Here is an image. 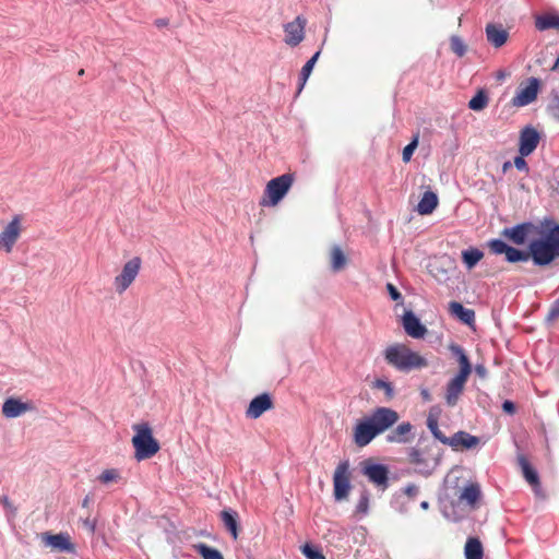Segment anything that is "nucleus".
<instances>
[{"instance_id": "1", "label": "nucleus", "mask_w": 559, "mask_h": 559, "mask_svg": "<svg viewBox=\"0 0 559 559\" xmlns=\"http://www.w3.org/2000/svg\"><path fill=\"white\" fill-rule=\"evenodd\" d=\"M537 235L539 239L531 241L528 251H522L507 245L500 239L488 241L487 246L493 254H504L508 262L514 263L533 259L536 265H548L559 258V225L551 218H545Z\"/></svg>"}, {"instance_id": "2", "label": "nucleus", "mask_w": 559, "mask_h": 559, "mask_svg": "<svg viewBox=\"0 0 559 559\" xmlns=\"http://www.w3.org/2000/svg\"><path fill=\"white\" fill-rule=\"evenodd\" d=\"M400 419L396 411L389 407H377L373 412L358 420L353 428V441L358 448L368 445L377 436L392 428Z\"/></svg>"}, {"instance_id": "3", "label": "nucleus", "mask_w": 559, "mask_h": 559, "mask_svg": "<svg viewBox=\"0 0 559 559\" xmlns=\"http://www.w3.org/2000/svg\"><path fill=\"white\" fill-rule=\"evenodd\" d=\"M384 358L390 366L400 371H411L428 366L425 357L401 343L388 346L384 350Z\"/></svg>"}, {"instance_id": "4", "label": "nucleus", "mask_w": 559, "mask_h": 559, "mask_svg": "<svg viewBox=\"0 0 559 559\" xmlns=\"http://www.w3.org/2000/svg\"><path fill=\"white\" fill-rule=\"evenodd\" d=\"M134 436L132 445L136 461H144L153 457L160 449L159 442L153 436V429L148 423H139L132 426Z\"/></svg>"}, {"instance_id": "5", "label": "nucleus", "mask_w": 559, "mask_h": 559, "mask_svg": "<svg viewBox=\"0 0 559 559\" xmlns=\"http://www.w3.org/2000/svg\"><path fill=\"white\" fill-rule=\"evenodd\" d=\"M294 182L293 174H284L270 180L264 191L263 205H276L289 191Z\"/></svg>"}, {"instance_id": "6", "label": "nucleus", "mask_w": 559, "mask_h": 559, "mask_svg": "<svg viewBox=\"0 0 559 559\" xmlns=\"http://www.w3.org/2000/svg\"><path fill=\"white\" fill-rule=\"evenodd\" d=\"M142 266V259L133 257L127 261L119 274L114 278V287L119 295L123 294L135 281Z\"/></svg>"}, {"instance_id": "7", "label": "nucleus", "mask_w": 559, "mask_h": 559, "mask_svg": "<svg viewBox=\"0 0 559 559\" xmlns=\"http://www.w3.org/2000/svg\"><path fill=\"white\" fill-rule=\"evenodd\" d=\"M350 465L347 460L337 464L333 474L334 498L337 501L347 499L352 489L350 485Z\"/></svg>"}, {"instance_id": "8", "label": "nucleus", "mask_w": 559, "mask_h": 559, "mask_svg": "<svg viewBox=\"0 0 559 559\" xmlns=\"http://www.w3.org/2000/svg\"><path fill=\"white\" fill-rule=\"evenodd\" d=\"M408 460L417 472L425 475H430L438 465V457L429 453L427 448H413Z\"/></svg>"}, {"instance_id": "9", "label": "nucleus", "mask_w": 559, "mask_h": 559, "mask_svg": "<svg viewBox=\"0 0 559 559\" xmlns=\"http://www.w3.org/2000/svg\"><path fill=\"white\" fill-rule=\"evenodd\" d=\"M540 81L536 78H530L525 85L521 84L511 103L515 107H524L533 103L538 95Z\"/></svg>"}, {"instance_id": "10", "label": "nucleus", "mask_w": 559, "mask_h": 559, "mask_svg": "<svg viewBox=\"0 0 559 559\" xmlns=\"http://www.w3.org/2000/svg\"><path fill=\"white\" fill-rule=\"evenodd\" d=\"M361 472L377 487L382 490L386 489L389 485V469L385 465L365 461L361 464Z\"/></svg>"}, {"instance_id": "11", "label": "nucleus", "mask_w": 559, "mask_h": 559, "mask_svg": "<svg viewBox=\"0 0 559 559\" xmlns=\"http://www.w3.org/2000/svg\"><path fill=\"white\" fill-rule=\"evenodd\" d=\"M538 230V226L531 222H525L511 228H504L501 234L513 243L523 245L530 236L537 235Z\"/></svg>"}, {"instance_id": "12", "label": "nucleus", "mask_w": 559, "mask_h": 559, "mask_svg": "<svg viewBox=\"0 0 559 559\" xmlns=\"http://www.w3.org/2000/svg\"><path fill=\"white\" fill-rule=\"evenodd\" d=\"M22 231L21 216L15 215L0 233V248L10 253Z\"/></svg>"}, {"instance_id": "13", "label": "nucleus", "mask_w": 559, "mask_h": 559, "mask_svg": "<svg viewBox=\"0 0 559 559\" xmlns=\"http://www.w3.org/2000/svg\"><path fill=\"white\" fill-rule=\"evenodd\" d=\"M307 20L302 16H297L294 21L284 25L285 39L284 41L290 46H298L305 38V28Z\"/></svg>"}, {"instance_id": "14", "label": "nucleus", "mask_w": 559, "mask_h": 559, "mask_svg": "<svg viewBox=\"0 0 559 559\" xmlns=\"http://www.w3.org/2000/svg\"><path fill=\"white\" fill-rule=\"evenodd\" d=\"M540 135L534 127L527 126L520 132L519 153L522 156H528L538 146Z\"/></svg>"}, {"instance_id": "15", "label": "nucleus", "mask_w": 559, "mask_h": 559, "mask_svg": "<svg viewBox=\"0 0 559 559\" xmlns=\"http://www.w3.org/2000/svg\"><path fill=\"white\" fill-rule=\"evenodd\" d=\"M274 408V402L269 393H262L251 400L247 407V415L257 419L263 413Z\"/></svg>"}, {"instance_id": "16", "label": "nucleus", "mask_w": 559, "mask_h": 559, "mask_svg": "<svg viewBox=\"0 0 559 559\" xmlns=\"http://www.w3.org/2000/svg\"><path fill=\"white\" fill-rule=\"evenodd\" d=\"M468 378L456 374L449 381L445 389V403L453 407L457 404L461 394L464 391Z\"/></svg>"}, {"instance_id": "17", "label": "nucleus", "mask_w": 559, "mask_h": 559, "mask_svg": "<svg viewBox=\"0 0 559 559\" xmlns=\"http://www.w3.org/2000/svg\"><path fill=\"white\" fill-rule=\"evenodd\" d=\"M41 540L45 543L46 546L51 547L52 549L68 552L74 551V546L71 543L70 536L68 534L44 533L41 535Z\"/></svg>"}, {"instance_id": "18", "label": "nucleus", "mask_w": 559, "mask_h": 559, "mask_svg": "<svg viewBox=\"0 0 559 559\" xmlns=\"http://www.w3.org/2000/svg\"><path fill=\"white\" fill-rule=\"evenodd\" d=\"M518 462L522 469L525 480L532 486L534 492L538 496L542 495L539 476L536 469L531 465V463L524 455H519Z\"/></svg>"}, {"instance_id": "19", "label": "nucleus", "mask_w": 559, "mask_h": 559, "mask_svg": "<svg viewBox=\"0 0 559 559\" xmlns=\"http://www.w3.org/2000/svg\"><path fill=\"white\" fill-rule=\"evenodd\" d=\"M403 328L406 334L414 338H421L427 333L426 326L420 323L419 319L412 311L404 313Z\"/></svg>"}, {"instance_id": "20", "label": "nucleus", "mask_w": 559, "mask_h": 559, "mask_svg": "<svg viewBox=\"0 0 559 559\" xmlns=\"http://www.w3.org/2000/svg\"><path fill=\"white\" fill-rule=\"evenodd\" d=\"M32 409V405L17 399L9 397L2 405V414L7 418H15Z\"/></svg>"}, {"instance_id": "21", "label": "nucleus", "mask_w": 559, "mask_h": 559, "mask_svg": "<svg viewBox=\"0 0 559 559\" xmlns=\"http://www.w3.org/2000/svg\"><path fill=\"white\" fill-rule=\"evenodd\" d=\"M479 439L475 436L469 435L465 431H459L452 437L448 438L447 444L452 447L454 450L459 449H471L478 444Z\"/></svg>"}, {"instance_id": "22", "label": "nucleus", "mask_w": 559, "mask_h": 559, "mask_svg": "<svg viewBox=\"0 0 559 559\" xmlns=\"http://www.w3.org/2000/svg\"><path fill=\"white\" fill-rule=\"evenodd\" d=\"M413 425L408 421L400 424L386 435L390 443H407L413 439Z\"/></svg>"}, {"instance_id": "23", "label": "nucleus", "mask_w": 559, "mask_h": 559, "mask_svg": "<svg viewBox=\"0 0 559 559\" xmlns=\"http://www.w3.org/2000/svg\"><path fill=\"white\" fill-rule=\"evenodd\" d=\"M487 40L496 48L503 46L509 37V33L501 26L488 24L486 26Z\"/></svg>"}, {"instance_id": "24", "label": "nucleus", "mask_w": 559, "mask_h": 559, "mask_svg": "<svg viewBox=\"0 0 559 559\" xmlns=\"http://www.w3.org/2000/svg\"><path fill=\"white\" fill-rule=\"evenodd\" d=\"M480 497L481 491L479 485L477 483H469L461 491L459 496V501L465 502L472 509H475Z\"/></svg>"}, {"instance_id": "25", "label": "nucleus", "mask_w": 559, "mask_h": 559, "mask_svg": "<svg viewBox=\"0 0 559 559\" xmlns=\"http://www.w3.org/2000/svg\"><path fill=\"white\" fill-rule=\"evenodd\" d=\"M449 311L453 317L467 325H472L475 322L474 310L465 308L461 302L451 301L449 304Z\"/></svg>"}, {"instance_id": "26", "label": "nucleus", "mask_w": 559, "mask_h": 559, "mask_svg": "<svg viewBox=\"0 0 559 559\" xmlns=\"http://www.w3.org/2000/svg\"><path fill=\"white\" fill-rule=\"evenodd\" d=\"M438 204V195L432 191H426L418 202L416 210L420 215H429L437 209Z\"/></svg>"}, {"instance_id": "27", "label": "nucleus", "mask_w": 559, "mask_h": 559, "mask_svg": "<svg viewBox=\"0 0 559 559\" xmlns=\"http://www.w3.org/2000/svg\"><path fill=\"white\" fill-rule=\"evenodd\" d=\"M449 349L457 357V362L460 365V371L457 374L468 378L472 373V365L464 349L456 344H450Z\"/></svg>"}, {"instance_id": "28", "label": "nucleus", "mask_w": 559, "mask_h": 559, "mask_svg": "<svg viewBox=\"0 0 559 559\" xmlns=\"http://www.w3.org/2000/svg\"><path fill=\"white\" fill-rule=\"evenodd\" d=\"M464 554L466 559H483L484 549L480 540L477 537H468L465 543Z\"/></svg>"}, {"instance_id": "29", "label": "nucleus", "mask_w": 559, "mask_h": 559, "mask_svg": "<svg viewBox=\"0 0 559 559\" xmlns=\"http://www.w3.org/2000/svg\"><path fill=\"white\" fill-rule=\"evenodd\" d=\"M221 520L224 526L230 532L234 538L238 535V514L231 510H224L221 512Z\"/></svg>"}, {"instance_id": "30", "label": "nucleus", "mask_w": 559, "mask_h": 559, "mask_svg": "<svg viewBox=\"0 0 559 559\" xmlns=\"http://www.w3.org/2000/svg\"><path fill=\"white\" fill-rule=\"evenodd\" d=\"M535 26L538 31H546L550 28L559 29V15L544 14L536 17Z\"/></svg>"}, {"instance_id": "31", "label": "nucleus", "mask_w": 559, "mask_h": 559, "mask_svg": "<svg viewBox=\"0 0 559 559\" xmlns=\"http://www.w3.org/2000/svg\"><path fill=\"white\" fill-rule=\"evenodd\" d=\"M332 270L337 272L343 270L347 264V258L338 246H334L330 252Z\"/></svg>"}, {"instance_id": "32", "label": "nucleus", "mask_w": 559, "mask_h": 559, "mask_svg": "<svg viewBox=\"0 0 559 559\" xmlns=\"http://www.w3.org/2000/svg\"><path fill=\"white\" fill-rule=\"evenodd\" d=\"M483 257V251L477 248H471L462 252V260L468 269H473Z\"/></svg>"}, {"instance_id": "33", "label": "nucleus", "mask_w": 559, "mask_h": 559, "mask_svg": "<svg viewBox=\"0 0 559 559\" xmlns=\"http://www.w3.org/2000/svg\"><path fill=\"white\" fill-rule=\"evenodd\" d=\"M320 56V51H317L307 62L306 64L302 67L301 69V72H300V83H299V88H298V93L301 92V90L304 88L308 78L310 76L312 70H313V67L318 60Z\"/></svg>"}, {"instance_id": "34", "label": "nucleus", "mask_w": 559, "mask_h": 559, "mask_svg": "<svg viewBox=\"0 0 559 559\" xmlns=\"http://www.w3.org/2000/svg\"><path fill=\"white\" fill-rule=\"evenodd\" d=\"M489 97L484 90H479L476 95L469 100L468 107L472 110L480 111L485 109L488 105Z\"/></svg>"}, {"instance_id": "35", "label": "nucleus", "mask_w": 559, "mask_h": 559, "mask_svg": "<svg viewBox=\"0 0 559 559\" xmlns=\"http://www.w3.org/2000/svg\"><path fill=\"white\" fill-rule=\"evenodd\" d=\"M427 427L428 429L431 431V433L433 435V437L436 439H438L440 442H442L443 444H447V441H448V438L440 429H439V425H438V418L432 415V414H429L428 418H427Z\"/></svg>"}, {"instance_id": "36", "label": "nucleus", "mask_w": 559, "mask_h": 559, "mask_svg": "<svg viewBox=\"0 0 559 559\" xmlns=\"http://www.w3.org/2000/svg\"><path fill=\"white\" fill-rule=\"evenodd\" d=\"M194 549L202 556L203 559H224L223 555L215 548L200 543L194 545Z\"/></svg>"}, {"instance_id": "37", "label": "nucleus", "mask_w": 559, "mask_h": 559, "mask_svg": "<svg viewBox=\"0 0 559 559\" xmlns=\"http://www.w3.org/2000/svg\"><path fill=\"white\" fill-rule=\"evenodd\" d=\"M98 479L107 485V484H111V483H117L119 479H120V474L118 472V469L116 468H109V469H105L98 477Z\"/></svg>"}, {"instance_id": "38", "label": "nucleus", "mask_w": 559, "mask_h": 559, "mask_svg": "<svg viewBox=\"0 0 559 559\" xmlns=\"http://www.w3.org/2000/svg\"><path fill=\"white\" fill-rule=\"evenodd\" d=\"M374 389L384 391L385 397L392 400L394 397V388L391 382L377 379L372 385Z\"/></svg>"}, {"instance_id": "39", "label": "nucleus", "mask_w": 559, "mask_h": 559, "mask_svg": "<svg viewBox=\"0 0 559 559\" xmlns=\"http://www.w3.org/2000/svg\"><path fill=\"white\" fill-rule=\"evenodd\" d=\"M450 45H451V50L459 57H463L467 50L464 41L457 36H453L451 38Z\"/></svg>"}, {"instance_id": "40", "label": "nucleus", "mask_w": 559, "mask_h": 559, "mask_svg": "<svg viewBox=\"0 0 559 559\" xmlns=\"http://www.w3.org/2000/svg\"><path fill=\"white\" fill-rule=\"evenodd\" d=\"M417 146H418V136H415L413 139V141L409 144H407L403 150L402 159L404 163H408L411 160L413 153L417 148Z\"/></svg>"}, {"instance_id": "41", "label": "nucleus", "mask_w": 559, "mask_h": 559, "mask_svg": "<svg viewBox=\"0 0 559 559\" xmlns=\"http://www.w3.org/2000/svg\"><path fill=\"white\" fill-rule=\"evenodd\" d=\"M301 551L307 559H325L324 555L320 550L313 548L309 544L304 545Z\"/></svg>"}, {"instance_id": "42", "label": "nucleus", "mask_w": 559, "mask_h": 559, "mask_svg": "<svg viewBox=\"0 0 559 559\" xmlns=\"http://www.w3.org/2000/svg\"><path fill=\"white\" fill-rule=\"evenodd\" d=\"M549 114L557 120H559V90L554 92L552 99L548 105Z\"/></svg>"}, {"instance_id": "43", "label": "nucleus", "mask_w": 559, "mask_h": 559, "mask_svg": "<svg viewBox=\"0 0 559 559\" xmlns=\"http://www.w3.org/2000/svg\"><path fill=\"white\" fill-rule=\"evenodd\" d=\"M547 319L549 321H556L559 319V298L551 305Z\"/></svg>"}, {"instance_id": "44", "label": "nucleus", "mask_w": 559, "mask_h": 559, "mask_svg": "<svg viewBox=\"0 0 559 559\" xmlns=\"http://www.w3.org/2000/svg\"><path fill=\"white\" fill-rule=\"evenodd\" d=\"M525 156H522L520 154V156H516L514 158V166L516 167V169L521 170V171H525V173H528V165L526 163V160L524 159Z\"/></svg>"}, {"instance_id": "45", "label": "nucleus", "mask_w": 559, "mask_h": 559, "mask_svg": "<svg viewBox=\"0 0 559 559\" xmlns=\"http://www.w3.org/2000/svg\"><path fill=\"white\" fill-rule=\"evenodd\" d=\"M386 289H388V292H389L390 297H391L393 300L397 301V300H401V299H402V295H401V293L397 290V288H396L393 284L388 283V284H386Z\"/></svg>"}, {"instance_id": "46", "label": "nucleus", "mask_w": 559, "mask_h": 559, "mask_svg": "<svg viewBox=\"0 0 559 559\" xmlns=\"http://www.w3.org/2000/svg\"><path fill=\"white\" fill-rule=\"evenodd\" d=\"M419 492L418 486L411 484L404 488V493L409 498H415Z\"/></svg>"}, {"instance_id": "47", "label": "nucleus", "mask_w": 559, "mask_h": 559, "mask_svg": "<svg viewBox=\"0 0 559 559\" xmlns=\"http://www.w3.org/2000/svg\"><path fill=\"white\" fill-rule=\"evenodd\" d=\"M368 504H369V499H368V497L362 496V497L359 499V501H358V504H357V511H358V512H361V513L367 512V510H368Z\"/></svg>"}, {"instance_id": "48", "label": "nucleus", "mask_w": 559, "mask_h": 559, "mask_svg": "<svg viewBox=\"0 0 559 559\" xmlns=\"http://www.w3.org/2000/svg\"><path fill=\"white\" fill-rule=\"evenodd\" d=\"M502 409L509 415H513L516 411L514 403L509 400L502 403Z\"/></svg>"}, {"instance_id": "49", "label": "nucleus", "mask_w": 559, "mask_h": 559, "mask_svg": "<svg viewBox=\"0 0 559 559\" xmlns=\"http://www.w3.org/2000/svg\"><path fill=\"white\" fill-rule=\"evenodd\" d=\"M169 23V21L167 19H157L155 21V25L158 27V28H162V27H165L167 26Z\"/></svg>"}, {"instance_id": "50", "label": "nucleus", "mask_w": 559, "mask_h": 559, "mask_svg": "<svg viewBox=\"0 0 559 559\" xmlns=\"http://www.w3.org/2000/svg\"><path fill=\"white\" fill-rule=\"evenodd\" d=\"M421 396L425 401H430L431 396L428 390H421Z\"/></svg>"}, {"instance_id": "51", "label": "nucleus", "mask_w": 559, "mask_h": 559, "mask_svg": "<svg viewBox=\"0 0 559 559\" xmlns=\"http://www.w3.org/2000/svg\"><path fill=\"white\" fill-rule=\"evenodd\" d=\"M476 371H477V373H478L479 376H481V377H484V376H485V373H486V369H485V367H484V366H477V367H476Z\"/></svg>"}, {"instance_id": "52", "label": "nucleus", "mask_w": 559, "mask_h": 559, "mask_svg": "<svg viewBox=\"0 0 559 559\" xmlns=\"http://www.w3.org/2000/svg\"><path fill=\"white\" fill-rule=\"evenodd\" d=\"M511 166V162H504L502 165V170L506 173Z\"/></svg>"}, {"instance_id": "53", "label": "nucleus", "mask_w": 559, "mask_h": 559, "mask_svg": "<svg viewBox=\"0 0 559 559\" xmlns=\"http://www.w3.org/2000/svg\"><path fill=\"white\" fill-rule=\"evenodd\" d=\"M551 70L552 71H559V57L557 58L556 62L554 63Z\"/></svg>"}, {"instance_id": "54", "label": "nucleus", "mask_w": 559, "mask_h": 559, "mask_svg": "<svg viewBox=\"0 0 559 559\" xmlns=\"http://www.w3.org/2000/svg\"><path fill=\"white\" fill-rule=\"evenodd\" d=\"M420 507H421V509L427 510L429 508V502L428 501H423L420 503Z\"/></svg>"}, {"instance_id": "55", "label": "nucleus", "mask_w": 559, "mask_h": 559, "mask_svg": "<svg viewBox=\"0 0 559 559\" xmlns=\"http://www.w3.org/2000/svg\"><path fill=\"white\" fill-rule=\"evenodd\" d=\"M88 502H90V498L88 497H85V499L83 500L82 502V506L83 507H87L88 506Z\"/></svg>"}, {"instance_id": "56", "label": "nucleus", "mask_w": 559, "mask_h": 559, "mask_svg": "<svg viewBox=\"0 0 559 559\" xmlns=\"http://www.w3.org/2000/svg\"><path fill=\"white\" fill-rule=\"evenodd\" d=\"M84 72H85V71H84V69H81V70L79 71V73H78V74H79L80 76H82V75H84Z\"/></svg>"}]
</instances>
